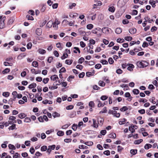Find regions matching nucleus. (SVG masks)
I'll use <instances>...</instances> for the list:
<instances>
[{"instance_id":"1","label":"nucleus","mask_w":158,"mask_h":158,"mask_svg":"<svg viewBox=\"0 0 158 158\" xmlns=\"http://www.w3.org/2000/svg\"><path fill=\"white\" fill-rule=\"evenodd\" d=\"M136 64L138 67L143 68L148 66L149 64V63L145 61L142 60L141 61H138L137 62Z\"/></svg>"},{"instance_id":"2","label":"nucleus","mask_w":158,"mask_h":158,"mask_svg":"<svg viewBox=\"0 0 158 158\" xmlns=\"http://www.w3.org/2000/svg\"><path fill=\"white\" fill-rule=\"evenodd\" d=\"M97 31H101V29L100 27H98L97 28H96L95 29H94L92 30V32L94 34H97V36L98 37H100L102 35V33H98Z\"/></svg>"},{"instance_id":"3","label":"nucleus","mask_w":158,"mask_h":158,"mask_svg":"<svg viewBox=\"0 0 158 158\" xmlns=\"http://www.w3.org/2000/svg\"><path fill=\"white\" fill-rule=\"evenodd\" d=\"M16 118L14 116H10L9 118V122L10 124H12L14 123H16V121L15 120Z\"/></svg>"},{"instance_id":"4","label":"nucleus","mask_w":158,"mask_h":158,"mask_svg":"<svg viewBox=\"0 0 158 158\" xmlns=\"http://www.w3.org/2000/svg\"><path fill=\"white\" fill-rule=\"evenodd\" d=\"M101 31L104 33L108 34L109 33V28L107 27H103L101 29Z\"/></svg>"},{"instance_id":"5","label":"nucleus","mask_w":158,"mask_h":158,"mask_svg":"<svg viewBox=\"0 0 158 158\" xmlns=\"http://www.w3.org/2000/svg\"><path fill=\"white\" fill-rule=\"evenodd\" d=\"M103 121L104 119L103 118H100L98 119V124L102 126V125L103 124Z\"/></svg>"},{"instance_id":"6","label":"nucleus","mask_w":158,"mask_h":158,"mask_svg":"<svg viewBox=\"0 0 158 158\" xmlns=\"http://www.w3.org/2000/svg\"><path fill=\"white\" fill-rule=\"evenodd\" d=\"M93 124L92 125L93 127L96 128H97L98 127V125L97 122L94 119H93Z\"/></svg>"},{"instance_id":"7","label":"nucleus","mask_w":158,"mask_h":158,"mask_svg":"<svg viewBox=\"0 0 158 158\" xmlns=\"http://www.w3.org/2000/svg\"><path fill=\"white\" fill-rule=\"evenodd\" d=\"M129 32L131 34H134L136 32V29L135 28H131L129 30Z\"/></svg>"},{"instance_id":"8","label":"nucleus","mask_w":158,"mask_h":158,"mask_svg":"<svg viewBox=\"0 0 158 158\" xmlns=\"http://www.w3.org/2000/svg\"><path fill=\"white\" fill-rule=\"evenodd\" d=\"M53 22L52 20L49 21L47 23L46 27L48 28H51L52 26Z\"/></svg>"},{"instance_id":"9","label":"nucleus","mask_w":158,"mask_h":158,"mask_svg":"<svg viewBox=\"0 0 158 158\" xmlns=\"http://www.w3.org/2000/svg\"><path fill=\"white\" fill-rule=\"evenodd\" d=\"M42 32V30L41 29L37 28L36 30V33L38 35H40L41 34Z\"/></svg>"},{"instance_id":"10","label":"nucleus","mask_w":158,"mask_h":158,"mask_svg":"<svg viewBox=\"0 0 158 158\" xmlns=\"http://www.w3.org/2000/svg\"><path fill=\"white\" fill-rule=\"evenodd\" d=\"M50 78L53 81H56V79H58V77L56 75H54L52 76H51Z\"/></svg>"},{"instance_id":"11","label":"nucleus","mask_w":158,"mask_h":158,"mask_svg":"<svg viewBox=\"0 0 158 158\" xmlns=\"http://www.w3.org/2000/svg\"><path fill=\"white\" fill-rule=\"evenodd\" d=\"M52 115L54 118H55L56 117H59L60 116V114L59 113L56 112H55L52 113Z\"/></svg>"},{"instance_id":"12","label":"nucleus","mask_w":158,"mask_h":158,"mask_svg":"<svg viewBox=\"0 0 158 158\" xmlns=\"http://www.w3.org/2000/svg\"><path fill=\"white\" fill-rule=\"evenodd\" d=\"M38 51L39 53L42 54H45L46 52L45 50L42 49H39Z\"/></svg>"},{"instance_id":"13","label":"nucleus","mask_w":158,"mask_h":158,"mask_svg":"<svg viewBox=\"0 0 158 158\" xmlns=\"http://www.w3.org/2000/svg\"><path fill=\"white\" fill-rule=\"evenodd\" d=\"M18 116L19 118L22 119L25 118L27 116V115L24 113H21L19 114Z\"/></svg>"},{"instance_id":"14","label":"nucleus","mask_w":158,"mask_h":158,"mask_svg":"<svg viewBox=\"0 0 158 158\" xmlns=\"http://www.w3.org/2000/svg\"><path fill=\"white\" fill-rule=\"evenodd\" d=\"M152 145L150 144L147 143L145 145L144 148L146 150H148L152 147Z\"/></svg>"},{"instance_id":"15","label":"nucleus","mask_w":158,"mask_h":158,"mask_svg":"<svg viewBox=\"0 0 158 158\" xmlns=\"http://www.w3.org/2000/svg\"><path fill=\"white\" fill-rule=\"evenodd\" d=\"M149 3L153 7H155L156 6L155 5V2L154 1L152 0H150L149 1Z\"/></svg>"},{"instance_id":"16","label":"nucleus","mask_w":158,"mask_h":158,"mask_svg":"<svg viewBox=\"0 0 158 158\" xmlns=\"http://www.w3.org/2000/svg\"><path fill=\"white\" fill-rule=\"evenodd\" d=\"M36 86V84L35 83H32L30 84L28 86V88L31 89L33 88H35Z\"/></svg>"},{"instance_id":"17","label":"nucleus","mask_w":158,"mask_h":158,"mask_svg":"<svg viewBox=\"0 0 158 158\" xmlns=\"http://www.w3.org/2000/svg\"><path fill=\"white\" fill-rule=\"evenodd\" d=\"M122 32V29L120 28H117L115 30V32L117 34H119Z\"/></svg>"},{"instance_id":"18","label":"nucleus","mask_w":158,"mask_h":158,"mask_svg":"<svg viewBox=\"0 0 158 158\" xmlns=\"http://www.w3.org/2000/svg\"><path fill=\"white\" fill-rule=\"evenodd\" d=\"M98 85L101 86L103 87L105 86V83L103 81L100 80L98 82Z\"/></svg>"},{"instance_id":"19","label":"nucleus","mask_w":158,"mask_h":158,"mask_svg":"<svg viewBox=\"0 0 158 158\" xmlns=\"http://www.w3.org/2000/svg\"><path fill=\"white\" fill-rule=\"evenodd\" d=\"M109 137L110 138L115 139L116 137V135L115 133H112L109 135Z\"/></svg>"},{"instance_id":"20","label":"nucleus","mask_w":158,"mask_h":158,"mask_svg":"<svg viewBox=\"0 0 158 158\" xmlns=\"http://www.w3.org/2000/svg\"><path fill=\"white\" fill-rule=\"evenodd\" d=\"M4 143H2L1 145V147L2 148H6L7 147L6 144L8 143V142L7 141H5L4 142Z\"/></svg>"},{"instance_id":"21","label":"nucleus","mask_w":158,"mask_h":158,"mask_svg":"<svg viewBox=\"0 0 158 158\" xmlns=\"http://www.w3.org/2000/svg\"><path fill=\"white\" fill-rule=\"evenodd\" d=\"M8 148L10 149L15 150L16 148L14 145L11 144H9L8 146Z\"/></svg>"},{"instance_id":"22","label":"nucleus","mask_w":158,"mask_h":158,"mask_svg":"<svg viewBox=\"0 0 158 158\" xmlns=\"http://www.w3.org/2000/svg\"><path fill=\"white\" fill-rule=\"evenodd\" d=\"M126 121V119L125 118H123L118 122L120 125H122L125 124Z\"/></svg>"},{"instance_id":"23","label":"nucleus","mask_w":158,"mask_h":158,"mask_svg":"<svg viewBox=\"0 0 158 158\" xmlns=\"http://www.w3.org/2000/svg\"><path fill=\"white\" fill-rule=\"evenodd\" d=\"M4 21L0 22V28L3 29L5 27Z\"/></svg>"},{"instance_id":"24","label":"nucleus","mask_w":158,"mask_h":158,"mask_svg":"<svg viewBox=\"0 0 158 158\" xmlns=\"http://www.w3.org/2000/svg\"><path fill=\"white\" fill-rule=\"evenodd\" d=\"M143 140L142 139H139L136 140H135L134 142L135 144H139L141 142L143 141Z\"/></svg>"},{"instance_id":"25","label":"nucleus","mask_w":158,"mask_h":158,"mask_svg":"<svg viewBox=\"0 0 158 158\" xmlns=\"http://www.w3.org/2000/svg\"><path fill=\"white\" fill-rule=\"evenodd\" d=\"M32 65L33 67H37L38 66V63L36 61H34L32 63Z\"/></svg>"},{"instance_id":"26","label":"nucleus","mask_w":158,"mask_h":158,"mask_svg":"<svg viewBox=\"0 0 158 158\" xmlns=\"http://www.w3.org/2000/svg\"><path fill=\"white\" fill-rule=\"evenodd\" d=\"M73 60H65V63L68 65H70L73 62Z\"/></svg>"},{"instance_id":"27","label":"nucleus","mask_w":158,"mask_h":158,"mask_svg":"<svg viewBox=\"0 0 158 158\" xmlns=\"http://www.w3.org/2000/svg\"><path fill=\"white\" fill-rule=\"evenodd\" d=\"M107 110L106 109V107H105L102 109V110L99 113L100 114L106 113L107 112Z\"/></svg>"},{"instance_id":"28","label":"nucleus","mask_w":158,"mask_h":158,"mask_svg":"<svg viewBox=\"0 0 158 158\" xmlns=\"http://www.w3.org/2000/svg\"><path fill=\"white\" fill-rule=\"evenodd\" d=\"M128 110V108L126 106H124L120 109V110L122 112H124Z\"/></svg>"},{"instance_id":"29","label":"nucleus","mask_w":158,"mask_h":158,"mask_svg":"<svg viewBox=\"0 0 158 158\" xmlns=\"http://www.w3.org/2000/svg\"><path fill=\"white\" fill-rule=\"evenodd\" d=\"M117 113V112L115 110H109L108 111V114H112L113 115L115 114V113Z\"/></svg>"},{"instance_id":"30","label":"nucleus","mask_w":158,"mask_h":158,"mask_svg":"<svg viewBox=\"0 0 158 158\" xmlns=\"http://www.w3.org/2000/svg\"><path fill=\"white\" fill-rule=\"evenodd\" d=\"M130 153L133 155H135L137 153V149H131L130 151Z\"/></svg>"},{"instance_id":"31","label":"nucleus","mask_w":158,"mask_h":158,"mask_svg":"<svg viewBox=\"0 0 158 158\" xmlns=\"http://www.w3.org/2000/svg\"><path fill=\"white\" fill-rule=\"evenodd\" d=\"M84 59L81 57L78 60V63L79 64H82L84 61Z\"/></svg>"},{"instance_id":"32","label":"nucleus","mask_w":158,"mask_h":158,"mask_svg":"<svg viewBox=\"0 0 158 158\" xmlns=\"http://www.w3.org/2000/svg\"><path fill=\"white\" fill-rule=\"evenodd\" d=\"M84 143L88 146H91L93 145V143L92 141L85 142Z\"/></svg>"},{"instance_id":"33","label":"nucleus","mask_w":158,"mask_h":158,"mask_svg":"<svg viewBox=\"0 0 158 158\" xmlns=\"http://www.w3.org/2000/svg\"><path fill=\"white\" fill-rule=\"evenodd\" d=\"M133 92L134 94L137 95L139 93V91L138 89H134L133 90Z\"/></svg>"},{"instance_id":"34","label":"nucleus","mask_w":158,"mask_h":158,"mask_svg":"<svg viewBox=\"0 0 158 158\" xmlns=\"http://www.w3.org/2000/svg\"><path fill=\"white\" fill-rule=\"evenodd\" d=\"M124 39L127 41H130L132 40V37L131 36H126L124 38Z\"/></svg>"},{"instance_id":"35","label":"nucleus","mask_w":158,"mask_h":158,"mask_svg":"<svg viewBox=\"0 0 158 158\" xmlns=\"http://www.w3.org/2000/svg\"><path fill=\"white\" fill-rule=\"evenodd\" d=\"M115 10V8L114 6L110 7L108 9L109 11L112 12H114Z\"/></svg>"},{"instance_id":"36","label":"nucleus","mask_w":158,"mask_h":158,"mask_svg":"<svg viewBox=\"0 0 158 158\" xmlns=\"http://www.w3.org/2000/svg\"><path fill=\"white\" fill-rule=\"evenodd\" d=\"M68 55L67 54V53H64L63 56L61 57V59L62 60H64L65 58H66L68 57Z\"/></svg>"},{"instance_id":"37","label":"nucleus","mask_w":158,"mask_h":158,"mask_svg":"<svg viewBox=\"0 0 158 158\" xmlns=\"http://www.w3.org/2000/svg\"><path fill=\"white\" fill-rule=\"evenodd\" d=\"M10 95V93L8 92H4L2 94V95L5 97H8Z\"/></svg>"},{"instance_id":"38","label":"nucleus","mask_w":158,"mask_h":158,"mask_svg":"<svg viewBox=\"0 0 158 158\" xmlns=\"http://www.w3.org/2000/svg\"><path fill=\"white\" fill-rule=\"evenodd\" d=\"M26 18L29 20H34L33 17L29 15H27L26 16Z\"/></svg>"},{"instance_id":"39","label":"nucleus","mask_w":158,"mask_h":158,"mask_svg":"<svg viewBox=\"0 0 158 158\" xmlns=\"http://www.w3.org/2000/svg\"><path fill=\"white\" fill-rule=\"evenodd\" d=\"M57 135L59 136H62L64 135V132L62 131H59L57 133Z\"/></svg>"},{"instance_id":"40","label":"nucleus","mask_w":158,"mask_h":158,"mask_svg":"<svg viewBox=\"0 0 158 158\" xmlns=\"http://www.w3.org/2000/svg\"><path fill=\"white\" fill-rule=\"evenodd\" d=\"M134 68V66L132 64H131V65L127 67V69L128 70L131 71V70H132V69Z\"/></svg>"},{"instance_id":"41","label":"nucleus","mask_w":158,"mask_h":158,"mask_svg":"<svg viewBox=\"0 0 158 158\" xmlns=\"http://www.w3.org/2000/svg\"><path fill=\"white\" fill-rule=\"evenodd\" d=\"M93 27V25L91 24H89L87 25V28L88 29L90 30Z\"/></svg>"},{"instance_id":"42","label":"nucleus","mask_w":158,"mask_h":158,"mask_svg":"<svg viewBox=\"0 0 158 158\" xmlns=\"http://www.w3.org/2000/svg\"><path fill=\"white\" fill-rule=\"evenodd\" d=\"M78 31L80 34L81 35H83L85 33V32L82 30L81 28L79 29L78 30Z\"/></svg>"},{"instance_id":"43","label":"nucleus","mask_w":158,"mask_h":158,"mask_svg":"<svg viewBox=\"0 0 158 158\" xmlns=\"http://www.w3.org/2000/svg\"><path fill=\"white\" fill-rule=\"evenodd\" d=\"M47 146H43L41 148V150L42 151H44L47 150Z\"/></svg>"},{"instance_id":"44","label":"nucleus","mask_w":158,"mask_h":158,"mask_svg":"<svg viewBox=\"0 0 158 158\" xmlns=\"http://www.w3.org/2000/svg\"><path fill=\"white\" fill-rule=\"evenodd\" d=\"M155 99V98L154 97H152L150 99L149 101L153 104H155L156 103V102L154 100Z\"/></svg>"},{"instance_id":"45","label":"nucleus","mask_w":158,"mask_h":158,"mask_svg":"<svg viewBox=\"0 0 158 158\" xmlns=\"http://www.w3.org/2000/svg\"><path fill=\"white\" fill-rule=\"evenodd\" d=\"M124 41V40L123 39L118 38L117 40V42L118 43H123Z\"/></svg>"},{"instance_id":"46","label":"nucleus","mask_w":158,"mask_h":158,"mask_svg":"<svg viewBox=\"0 0 158 158\" xmlns=\"http://www.w3.org/2000/svg\"><path fill=\"white\" fill-rule=\"evenodd\" d=\"M32 46V43L31 42L27 44V48L28 49H29L31 48Z\"/></svg>"},{"instance_id":"47","label":"nucleus","mask_w":158,"mask_h":158,"mask_svg":"<svg viewBox=\"0 0 158 158\" xmlns=\"http://www.w3.org/2000/svg\"><path fill=\"white\" fill-rule=\"evenodd\" d=\"M108 98V96L106 95H103L101 97V99L102 100H105Z\"/></svg>"},{"instance_id":"48","label":"nucleus","mask_w":158,"mask_h":158,"mask_svg":"<svg viewBox=\"0 0 158 158\" xmlns=\"http://www.w3.org/2000/svg\"><path fill=\"white\" fill-rule=\"evenodd\" d=\"M89 105L91 107H94V104L93 101H90L89 103Z\"/></svg>"},{"instance_id":"49","label":"nucleus","mask_w":158,"mask_h":158,"mask_svg":"<svg viewBox=\"0 0 158 158\" xmlns=\"http://www.w3.org/2000/svg\"><path fill=\"white\" fill-rule=\"evenodd\" d=\"M10 71V70L9 69L6 68L2 71V73L3 74H5L9 73Z\"/></svg>"},{"instance_id":"50","label":"nucleus","mask_w":158,"mask_h":158,"mask_svg":"<svg viewBox=\"0 0 158 158\" xmlns=\"http://www.w3.org/2000/svg\"><path fill=\"white\" fill-rule=\"evenodd\" d=\"M77 125L75 124H73L72 126V129L74 131H76L77 128Z\"/></svg>"},{"instance_id":"51","label":"nucleus","mask_w":158,"mask_h":158,"mask_svg":"<svg viewBox=\"0 0 158 158\" xmlns=\"http://www.w3.org/2000/svg\"><path fill=\"white\" fill-rule=\"evenodd\" d=\"M123 148L120 145L118 146V152H121Z\"/></svg>"},{"instance_id":"52","label":"nucleus","mask_w":158,"mask_h":158,"mask_svg":"<svg viewBox=\"0 0 158 158\" xmlns=\"http://www.w3.org/2000/svg\"><path fill=\"white\" fill-rule=\"evenodd\" d=\"M108 62L110 64H112L114 62V60L111 57L109 58L108 60Z\"/></svg>"},{"instance_id":"53","label":"nucleus","mask_w":158,"mask_h":158,"mask_svg":"<svg viewBox=\"0 0 158 158\" xmlns=\"http://www.w3.org/2000/svg\"><path fill=\"white\" fill-rule=\"evenodd\" d=\"M68 21L66 19L64 20L62 22V24L64 25H66L68 24Z\"/></svg>"},{"instance_id":"54","label":"nucleus","mask_w":158,"mask_h":158,"mask_svg":"<svg viewBox=\"0 0 158 158\" xmlns=\"http://www.w3.org/2000/svg\"><path fill=\"white\" fill-rule=\"evenodd\" d=\"M15 127V124L13 123V124L10 126L9 127V129L10 130H13L14 129Z\"/></svg>"},{"instance_id":"55","label":"nucleus","mask_w":158,"mask_h":158,"mask_svg":"<svg viewBox=\"0 0 158 158\" xmlns=\"http://www.w3.org/2000/svg\"><path fill=\"white\" fill-rule=\"evenodd\" d=\"M98 102V107H103L104 106V105H103V104H102L100 101H99Z\"/></svg>"},{"instance_id":"56","label":"nucleus","mask_w":158,"mask_h":158,"mask_svg":"<svg viewBox=\"0 0 158 158\" xmlns=\"http://www.w3.org/2000/svg\"><path fill=\"white\" fill-rule=\"evenodd\" d=\"M100 62L103 64H108V62L106 60H101Z\"/></svg>"},{"instance_id":"57","label":"nucleus","mask_w":158,"mask_h":158,"mask_svg":"<svg viewBox=\"0 0 158 158\" xmlns=\"http://www.w3.org/2000/svg\"><path fill=\"white\" fill-rule=\"evenodd\" d=\"M93 88L94 89L97 90H98L100 89V88L96 85H93Z\"/></svg>"},{"instance_id":"58","label":"nucleus","mask_w":158,"mask_h":158,"mask_svg":"<svg viewBox=\"0 0 158 158\" xmlns=\"http://www.w3.org/2000/svg\"><path fill=\"white\" fill-rule=\"evenodd\" d=\"M76 67L77 69L81 70L83 69V67L81 65L78 64L76 66Z\"/></svg>"},{"instance_id":"59","label":"nucleus","mask_w":158,"mask_h":158,"mask_svg":"<svg viewBox=\"0 0 158 158\" xmlns=\"http://www.w3.org/2000/svg\"><path fill=\"white\" fill-rule=\"evenodd\" d=\"M49 80V79L48 78H44L43 80V82L44 83L46 84L48 82Z\"/></svg>"},{"instance_id":"60","label":"nucleus","mask_w":158,"mask_h":158,"mask_svg":"<svg viewBox=\"0 0 158 158\" xmlns=\"http://www.w3.org/2000/svg\"><path fill=\"white\" fill-rule=\"evenodd\" d=\"M66 69L64 67L62 68L59 70V73H64L65 72Z\"/></svg>"},{"instance_id":"61","label":"nucleus","mask_w":158,"mask_h":158,"mask_svg":"<svg viewBox=\"0 0 158 158\" xmlns=\"http://www.w3.org/2000/svg\"><path fill=\"white\" fill-rule=\"evenodd\" d=\"M101 67V65L99 64H96L95 66V68L98 69H100Z\"/></svg>"},{"instance_id":"62","label":"nucleus","mask_w":158,"mask_h":158,"mask_svg":"<svg viewBox=\"0 0 158 158\" xmlns=\"http://www.w3.org/2000/svg\"><path fill=\"white\" fill-rule=\"evenodd\" d=\"M138 112L140 114H143L145 113V110L144 109H143L140 110H139L138 111Z\"/></svg>"},{"instance_id":"63","label":"nucleus","mask_w":158,"mask_h":158,"mask_svg":"<svg viewBox=\"0 0 158 158\" xmlns=\"http://www.w3.org/2000/svg\"><path fill=\"white\" fill-rule=\"evenodd\" d=\"M80 45L82 48H84L85 46V44L83 41L80 42Z\"/></svg>"},{"instance_id":"64","label":"nucleus","mask_w":158,"mask_h":158,"mask_svg":"<svg viewBox=\"0 0 158 158\" xmlns=\"http://www.w3.org/2000/svg\"><path fill=\"white\" fill-rule=\"evenodd\" d=\"M148 43L146 42H144L142 45V47L143 48H145V47H148Z\"/></svg>"}]
</instances>
